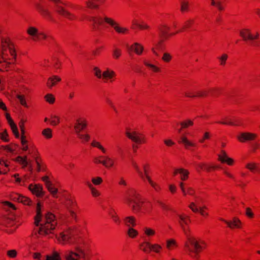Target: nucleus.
I'll use <instances>...</instances> for the list:
<instances>
[{
	"label": "nucleus",
	"instance_id": "58",
	"mask_svg": "<svg viewBox=\"0 0 260 260\" xmlns=\"http://www.w3.org/2000/svg\"><path fill=\"white\" fill-rule=\"evenodd\" d=\"M9 124L14 135L16 136V138H18L19 136V134L17 129V127L15 123L14 122H13Z\"/></svg>",
	"mask_w": 260,
	"mask_h": 260
},
{
	"label": "nucleus",
	"instance_id": "47",
	"mask_svg": "<svg viewBox=\"0 0 260 260\" xmlns=\"http://www.w3.org/2000/svg\"><path fill=\"white\" fill-rule=\"evenodd\" d=\"M2 148L4 150H6L7 152H13L15 151L17 148V145L15 144L12 143L8 145L3 146Z\"/></svg>",
	"mask_w": 260,
	"mask_h": 260
},
{
	"label": "nucleus",
	"instance_id": "13",
	"mask_svg": "<svg viewBox=\"0 0 260 260\" xmlns=\"http://www.w3.org/2000/svg\"><path fill=\"white\" fill-rule=\"evenodd\" d=\"M144 179L146 178L151 186L156 191H160L161 187L158 184L153 181L148 175L149 167L148 165L145 164L143 166Z\"/></svg>",
	"mask_w": 260,
	"mask_h": 260
},
{
	"label": "nucleus",
	"instance_id": "44",
	"mask_svg": "<svg viewBox=\"0 0 260 260\" xmlns=\"http://www.w3.org/2000/svg\"><path fill=\"white\" fill-rule=\"evenodd\" d=\"M189 3L187 0H182L180 2V11L182 13L187 12L189 11Z\"/></svg>",
	"mask_w": 260,
	"mask_h": 260
},
{
	"label": "nucleus",
	"instance_id": "43",
	"mask_svg": "<svg viewBox=\"0 0 260 260\" xmlns=\"http://www.w3.org/2000/svg\"><path fill=\"white\" fill-rule=\"evenodd\" d=\"M46 257V260H61L60 253L56 251H53L51 254L47 255Z\"/></svg>",
	"mask_w": 260,
	"mask_h": 260
},
{
	"label": "nucleus",
	"instance_id": "25",
	"mask_svg": "<svg viewBox=\"0 0 260 260\" xmlns=\"http://www.w3.org/2000/svg\"><path fill=\"white\" fill-rule=\"evenodd\" d=\"M89 22L92 23V25L93 28H96V26H100L103 24V16H92L88 18Z\"/></svg>",
	"mask_w": 260,
	"mask_h": 260
},
{
	"label": "nucleus",
	"instance_id": "38",
	"mask_svg": "<svg viewBox=\"0 0 260 260\" xmlns=\"http://www.w3.org/2000/svg\"><path fill=\"white\" fill-rule=\"evenodd\" d=\"M176 241L174 239H169L166 240V248L169 250H172L177 247Z\"/></svg>",
	"mask_w": 260,
	"mask_h": 260
},
{
	"label": "nucleus",
	"instance_id": "29",
	"mask_svg": "<svg viewBox=\"0 0 260 260\" xmlns=\"http://www.w3.org/2000/svg\"><path fill=\"white\" fill-rule=\"evenodd\" d=\"M245 168L252 173L260 172L258 164L254 161L247 162L245 165Z\"/></svg>",
	"mask_w": 260,
	"mask_h": 260
},
{
	"label": "nucleus",
	"instance_id": "3",
	"mask_svg": "<svg viewBox=\"0 0 260 260\" xmlns=\"http://www.w3.org/2000/svg\"><path fill=\"white\" fill-rule=\"evenodd\" d=\"M125 202L135 212H138L140 211L141 206L143 203L141 200L140 194L133 190L128 191Z\"/></svg>",
	"mask_w": 260,
	"mask_h": 260
},
{
	"label": "nucleus",
	"instance_id": "16",
	"mask_svg": "<svg viewBox=\"0 0 260 260\" xmlns=\"http://www.w3.org/2000/svg\"><path fill=\"white\" fill-rule=\"evenodd\" d=\"M218 160L222 164H226L228 166H231L234 165L235 160L229 156L226 151L224 150L220 151L219 153L217 154Z\"/></svg>",
	"mask_w": 260,
	"mask_h": 260
},
{
	"label": "nucleus",
	"instance_id": "57",
	"mask_svg": "<svg viewBox=\"0 0 260 260\" xmlns=\"http://www.w3.org/2000/svg\"><path fill=\"white\" fill-rule=\"evenodd\" d=\"M103 182V179L101 177H94L91 178V184L94 185H100Z\"/></svg>",
	"mask_w": 260,
	"mask_h": 260
},
{
	"label": "nucleus",
	"instance_id": "46",
	"mask_svg": "<svg viewBox=\"0 0 260 260\" xmlns=\"http://www.w3.org/2000/svg\"><path fill=\"white\" fill-rule=\"evenodd\" d=\"M210 1L211 2V6L216 7L219 11L224 10V7L220 1L216 0H210Z\"/></svg>",
	"mask_w": 260,
	"mask_h": 260
},
{
	"label": "nucleus",
	"instance_id": "8",
	"mask_svg": "<svg viewBox=\"0 0 260 260\" xmlns=\"http://www.w3.org/2000/svg\"><path fill=\"white\" fill-rule=\"evenodd\" d=\"M26 33L35 41L46 40L48 38L44 32L39 31L38 28L34 26H29Z\"/></svg>",
	"mask_w": 260,
	"mask_h": 260
},
{
	"label": "nucleus",
	"instance_id": "36",
	"mask_svg": "<svg viewBox=\"0 0 260 260\" xmlns=\"http://www.w3.org/2000/svg\"><path fill=\"white\" fill-rule=\"evenodd\" d=\"M125 224L129 228H132L136 225V219L135 217L130 216H127L124 219Z\"/></svg>",
	"mask_w": 260,
	"mask_h": 260
},
{
	"label": "nucleus",
	"instance_id": "61",
	"mask_svg": "<svg viewBox=\"0 0 260 260\" xmlns=\"http://www.w3.org/2000/svg\"><path fill=\"white\" fill-rule=\"evenodd\" d=\"M50 123L53 125H57L60 123L59 117L56 115L51 116Z\"/></svg>",
	"mask_w": 260,
	"mask_h": 260
},
{
	"label": "nucleus",
	"instance_id": "20",
	"mask_svg": "<svg viewBox=\"0 0 260 260\" xmlns=\"http://www.w3.org/2000/svg\"><path fill=\"white\" fill-rule=\"evenodd\" d=\"M56 11L58 14L62 15L63 16L66 17L67 18L73 20L76 19V16L73 14L70 13L67 10H66L63 7L60 6H57L56 7Z\"/></svg>",
	"mask_w": 260,
	"mask_h": 260
},
{
	"label": "nucleus",
	"instance_id": "19",
	"mask_svg": "<svg viewBox=\"0 0 260 260\" xmlns=\"http://www.w3.org/2000/svg\"><path fill=\"white\" fill-rule=\"evenodd\" d=\"M116 76V73L113 70L107 68L103 72L102 79L106 81L112 82L114 80Z\"/></svg>",
	"mask_w": 260,
	"mask_h": 260
},
{
	"label": "nucleus",
	"instance_id": "35",
	"mask_svg": "<svg viewBox=\"0 0 260 260\" xmlns=\"http://www.w3.org/2000/svg\"><path fill=\"white\" fill-rule=\"evenodd\" d=\"M144 235L149 238L153 237L156 235V231L152 228L145 226L143 229Z\"/></svg>",
	"mask_w": 260,
	"mask_h": 260
},
{
	"label": "nucleus",
	"instance_id": "39",
	"mask_svg": "<svg viewBox=\"0 0 260 260\" xmlns=\"http://www.w3.org/2000/svg\"><path fill=\"white\" fill-rule=\"evenodd\" d=\"M48 191L50 193L54 198L57 197V193H58V189L55 186L54 184L52 182L46 186Z\"/></svg>",
	"mask_w": 260,
	"mask_h": 260
},
{
	"label": "nucleus",
	"instance_id": "30",
	"mask_svg": "<svg viewBox=\"0 0 260 260\" xmlns=\"http://www.w3.org/2000/svg\"><path fill=\"white\" fill-rule=\"evenodd\" d=\"M130 49L138 55H141L144 51L143 46L139 43H134L131 46Z\"/></svg>",
	"mask_w": 260,
	"mask_h": 260
},
{
	"label": "nucleus",
	"instance_id": "15",
	"mask_svg": "<svg viewBox=\"0 0 260 260\" xmlns=\"http://www.w3.org/2000/svg\"><path fill=\"white\" fill-rule=\"evenodd\" d=\"M57 224L56 220L51 222V223L46 224H40V227L39 230V233L40 235H46L52 233V232L55 229Z\"/></svg>",
	"mask_w": 260,
	"mask_h": 260
},
{
	"label": "nucleus",
	"instance_id": "26",
	"mask_svg": "<svg viewBox=\"0 0 260 260\" xmlns=\"http://www.w3.org/2000/svg\"><path fill=\"white\" fill-rule=\"evenodd\" d=\"M170 29V27L166 24L161 25L159 27V30L160 31V35L162 38L165 39H167L170 37L175 35V34H168V32L169 31Z\"/></svg>",
	"mask_w": 260,
	"mask_h": 260
},
{
	"label": "nucleus",
	"instance_id": "11",
	"mask_svg": "<svg viewBox=\"0 0 260 260\" xmlns=\"http://www.w3.org/2000/svg\"><path fill=\"white\" fill-rule=\"evenodd\" d=\"M188 208L193 213H199L203 217H207L209 216V213L207 211L208 208L205 205L199 206L197 202H192L189 204Z\"/></svg>",
	"mask_w": 260,
	"mask_h": 260
},
{
	"label": "nucleus",
	"instance_id": "14",
	"mask_svg": "<svg viewBox=\"0 0 260 260\" xmlns=\"http://www.w3.org/2000/svg\"><path fill=\"white\" fill-rule=\"evenodd\" d=\"M177 216L179 218L178 222L180 226L184 233L187 234L188 231L187 226L190 222V217L184 213L178 214Z\"/></svg>",
	"mask_w": 260,
	"mask_h": 260
},
{
	"label": "nucleus",
	"instance_id": "64",
	"mask_svg": "<svg viewBox=\"0 0 260 260\" xmlns=\"http://www.w3.org/2000/svg\"><path fill=\"white\" fill-rule=\"evenodd\" d=\"M121 55V50L118 48H115L113 51V56L115 59H118Z\"/></svg>",
	"mask_w": 260,
	"mask_h": 260
},
{
	"label": "nucleus",
	"instance_id": "51",
	"mask_svg": "<svg viewBox=\"0 0 260 260\" xmlns=\"http://www.w3.org/2000/svg\"><path fill=\"white\" fill-rule=\"evenodd\" d=\"M44 99L45 101L50 104H53L55 101V98L52 93H47L45 95Z\"/></svg>",
	"mask_w": 260,
	"mask_h": 260
},
{
	"label": "nucleus",
	"instance_id": "54",
	"mask_svg": "<svg viewBox=\"0 0 260 260\" xmlns=\"http://www.w3.org/2000/svg\"><path fill=\"white\" fill-rule=\"evenodd\" d=\"M172 55L169 52L164 53L161 59L163 61L166 63L170 62L172 59Z\"/></svg>",
	"mask_w": 260,
	"mask_h": 260
},
{
	"label": "nucleus",
	"instance_id": "31",
	"mask_svg": "<svg viewBox=\"0 0 260 260\" xmlns=\"http://www.w3.org/2000/svg\"><path fill=\"white\" fill-rule=\"evenodd\" d=\"M87 186L88 187L90 191L91 196L94 198H98L101 196V192L96 189L91 182L87 181L86 183Z\"/></svg>",
	"mask_w": 260,
	"mask_h": 260
},
{
	"label": "nucleus",
	"instance_id": "37",
	"mask_svg": "<svg viewBox=\"0 0 260 260\" xmlns=\"http://www.w3.org/2000/svg\"><path fill=\"white\" fill-rule=\"evenodd\" d=\"M91 145L93 147L99 149L104 154H106L107 152V149L101 144V142L96 140H93L91 143Z\"/></svg>",
	"mask_w": 260,
	"mask_h": 260
},
{
	"label": "nucleus",
	"instance_id": "42",
	"mask_svg": "<svg viewBox=\"0 0 260 260\" xmlns=\"http://www.w3.org/2000/svg\"><path fill=\"white\" fill-rule=\"evenodd\" d=\"M144 63L146 67L150 69L154 73H159L161 71L158 67L151 63L150 61H144Z\"/></svg>",
	"mask_w": 260,
	"mask_h": 260
},
{
	"label": "nucleus",
	"instance_id": "59",
	"mask_svg": "<svg viewBox=\"0 0 260 260\" xmlns=\"http://www.w3.org/2000/svg\"><path fill=\"white\" fill-rule=\"evenodd\" d=\"M110 215L111 216V218L113 221L117 224H119L120 223V219L117 214L114 212H111L110 213Z\"/></svg>",
	"mask_w": 260,
	"mask_h": 260
},
{
	"label": "nucleus",
	"instance_id": "50",
	"mask_svg": "<svg viewBox=\"0 0 260 260\" xmlns=\"http://www.w3.org/2000/svg\"><path fill=\"white\" fill-rule=\"evenodd\" d=\"M42 135L47 139H50L52 137V131L50 128H46L42 132Z\"/></svg>",
	"mask_w": 260,
	"mask_h": 260
},
{
	"label": "nucleus",
	"instance_id": "40",
	"mask_svg": "<svg viewBox=\"0 0 260 260\" xmlns=\"http://www.w3.org/2000/svg\"><path fill=\"white\" fill-rule=\"evenodd\" d=\"M77 138L81 141L82 143H87L90 139V136L87 133H82L81 132L76 134Z\"/></svg>",
	"mask_w": 260,
	"mask_h": 260
},
{
	"label": "nucleus",
	"instance_id": "22",
	"mask_svg": "<svg viewBox=\"0 0 260 260\" xmlns=\"http://www.w3.org/2000/svg\"><path fill=\"white\" fill-rule=\"evenodd\" d=\"M61 80V79L60 77L56 75H52L48 78L46 86L48 88L51 89L60 82Z\"/></svg>",
	"mask_w": 260,
	"mask_h": 260
},
{
	"label": "nucleus",
	"instance_id": "12",
	"mask_svg": "<svg viewBox=\"0 0 260 260\" xmlns=\"http://www.w3.org/2000/svg\"><path fill=\"white\" fill-rule=\"evenodd\" d=\"M87 126L86 119L82 117L77 118L74 124L73 128L76 134L81 132L85 129Z\"/></svg>",
	"mask_w": 260,
	"mask_h": 260
},
{
	"label": "nucleus",
	"instance_id": "6",
	"mask_svg": "<svg viewBox=\"0 0 260 260\" xmlns=\"http://www.w3.org/2000/svg\"><path fill=\"white\" fill-rule=\"evenodd\" d=\"M85 250L79 247L67 250L64 254V260H82L85 259Z\"/></svg>",
	"mask_w": 260,
	"mask_h": 260
},
{
	"label": "nucleus",
	"instance_id": "34",
	"mask_svg": "<svg viewBox=\"0 0 260 260\" xmlns=\"http://www.w3.org/2000/svg\"><path fill=\"white\" fill-rule=\"evenodd\" d=\"M15 160L22 165V168H24L29 165V159L26 155L17 156Z\"/></svg>",
	"mask_w": 260,
	"mask_h": 260
},
{
	"label": "nucleus",
	"instance_id": "23",
	"mask_svg": "<svg viewBox=\"0 0 260 260\" xmlns=\"http://www.w3.org/2000/svg\"><path fill=\"white\" fill-rule=\"evenodd\" d=\"M178 174H180L182 181H185L188 178L189 172L184 168H176L173 171V176H175Z\"/></svg>",
	"mask_w": 260,
	"mask_h": 260
},
{
	"label": "nucleus",
	"instance_id": "63",
	"mask_svg": "<svg viewBox=\"0 0 260 260\" xmlns=\"http://www.w3.org/2000/svg\"><path fill=\"white\" fill-rule=\"evenodd\" d=\"M0 138L5 142H8L9 141L8 135L6 129L0 133Z\"/></svg>",
	"mask_w": 260,
	"mask_h": 260
},
{
	"label": "nucleus",
	"instance_id": "33",
	"mask_svg": "<svg viewBox=\"0 0 260 260\" xmlns=\"http://www.w3.org/2000/svg\"><path fill=\"white\" fill-rule=\"evenodd\" d=\"M180 128L178 129V132L180 133L183 129H186L193 125V120L190 119H185L180 122Z\"/></svg>",
	"mask_w": 260,
	"mask_h": 260
},
{
	"label": "nucleus",
	"instance_id": "49",
	"mask_svg": "<svg viewBox=\"0 0 260 260\" xmlns=\"http://www.w3.org/2000/svg\"><path fill=\"white\" fill-rule=\"evenodd\" d=\"M185 95L189 98H194L196 96L202 97L206 95V92L205 91H198L196 94H191L189 92H186L185 93Z\"/></svg>",
	"mask_w": 260,
	"mask_h": 260
},
{
	"label": "nucleus",
	"instance_id": "41",
	"mask_svg": "<svg viewBox=\"0 0 260 260\" xmlns=\"http://www.w3.org/2000/svg\"><path fill=\"white\" fill-rule=\"evenodd\" d=\"M71 239V236L68 232H63L60 234V237L58 238L59 241L63 244H65L69 242Z\"/></svg>",
	"mask_w": 260,
	"mask_h": 260
},
{
	"label": "nucleus",
	"instance_id": "27",
	"mask_svg": "<svg viewBox=\"0 0 260 260\" xmlns=\"http://www.w3.org/2000/svg\"><path fill=\"white\" fill-rule=\"evenodd\" d=\"M180 143H182L186 149H189L190 147L196 146L195 143L189 140L186 136L182 135L180 137Z\"/></svg>",
	"mask_w": 260,
	"mask_h": 260
},
{
	"label": "nucleus",
	"instance_id": "55",
	"mask_svg": "<svg viewBox=\"0 0 260 260\" xmlns=\"http://www.w3.org/2000/svg\"><path fill=\"white\" fill-rule=\"evenodd\" d=\"M127 235L130 238H135L138 236V232L132 227L129 228L127 231Z\"/></svg>",
	"mask_w": 260,
	"mask_h": 260
},
{
	"label": "nucleus",
	"instance_id": "32",
	"mask_svg": "<svg viewBox=\"0 0 260 260\" xmlns=\"http://www.w3.org/2000/svg\"><path fill=\"white\" fill-rule=\"evenodd\" d=\"M104 0H87L86 6L87 8L91 10H97L99 8V5L97 2H103Z\"/></svg>",
	"mask_w": 260,
	"mask_h": 260
},
{
	"label": "nucleus",
	"instance_id": "5",
	"mask_svg": "<svg viewBox=\"0 0 260 260\" xmlns=\"http://www.w3.org/2000/svg\"><path fill=\"white\" fill-rule=\"evenodd\" d=\"M105 23L111 26L116 33L121 35H127L129 33V29L127 27L121 26L113 18L106 15H103V24Z\"/></svg>",
	"mask_w": 260,
	"mask_h": 260
},
{
	"label": "nucleus",
	"instance_id": "18",
	"mask_svg": "<svg viewBox=\"0 0 260 260\" xmlns=\"http://www.w3.org/2000/svg\"><path fill=\"white\" fill-rule=\"evenodd\" d=\"M101 158H103L102 165L106 168H112L115 165V159L109 155L101 156Z\"/></svg>",
	"mask_w": 260,
	"mask_h": 260
},
{
	"label": "nucleus",
	"instance_id": "52",
	"mask_svg": "<svg viewBox=\"0 0 260 260\" xmlns=\"http://www.w3.org/2000/svg\"><path fill=\"white\" fill-rule=\"evenodd\" d=\"M132 165H133V167L134 168L135 170L138 173V174L139 175L141 179H144V174H143V173L142 171L140 169V168L139 167L138 165L136 162H133V164H132Z\"/></svg>",
	"mask_w": 260,
	"mask_h": 260
},
{
	"label": "nucleus",
	"instance_id": "1",
	"mask_svg": "<svg viewBox=\"0 0 260 260\" xmlns=\"http://www.w3.org/2000/svg\"><path fill=\"white\" fill-rule=\"evenodd\" d=\"M17 53L13 42L9 39H3L2 41L1 59L2 67L8 69L15 63Z\"/></svg>",
	"mask_w": 260,
	"mask_h": 260
},
{
	"label": "nucleus",
	"instance_id": "2",
	"mask_svg": "<svg viewBox=\"0 0 260 260\" xmlns=\"http://www.w3.org/2000/svg\"><path fill=\"white\" fill-rule=\"evenodd\" d=\"M205 242L199 240L194 237L188 236L185 243V248L186 251L198 253L206 247Z\"/></svg>",
	"mask_w": 260,
	"mask_h": 260
},
{
	"label": "nucleus",
	"instance_id": "10",
	"mask_svg": "<svg viewBox=\"0 0 260 260\" xmlns=\"http://www.w3.org/2000/svg\"><path fill=\"white\" fill-rule=\"evenodd\" d=\"M257 137L256 134L249 132H240L236 136L237 140L241 143L254 141Z\"/></svg>",
	"mask_w": 260,
	"mask_h": 260
},
{
	"label": "nucleus",
	"instance_id": "21",
	"mask_svg": "<svg viewBox=\"0 0 260 260\" xmlns=\"http://www.w3.org/2000/svg\"><path fill=\"white\" fill-rule=\"evenodd\" d=\"M225 223L231 229H241L242 226V222L237 217H234L233 218L232 220L230 221H225Z\"/></svg>",
	"mask_w": 260,
	"mask_h": 260
},
{
	"label": "nucleus",
	"instance_id": "24",
	"mask_svg": "<svg viewBox=\"0 0 260 260\" xmlns=\"http://www.w3.org/2000/svg\"><path fill=\"white\" fill-rule=\"evenodd\" d=\"M144 245L147 246L149 249L150 251H153L156 253H160L162 249V246L158 243L151 244L149 242H145L141 244V246H143Z\"/></svg>",
	"mask_w": 260,
	"mask_h": 260
},
{
	"label": "nucleus",
	"instance_id": "62",
	"mask_svg": "<svg viewBox=\"0 0 260 260\" xmlns=\"http://www.w3.org/2000/svg\"><path fill=\"white\" fill-rule=\"evenodd\" d=\"M93 72L94 75L99 79H102L103 76V72L98 67H94L93 68Z\"/></svg>",
	"mask_w": 260,
	"mask_h": 260
},
{
	"label": "nucleus",
	"instance_id": "60",
	"mask_svg": "<svg viewBox=\"0 0 260 260\" xmlns=\"http://www.w3.org/2000/svg\"><path fill=\"white\" fill-rule=\"evenodd\" d=\"M211 137V134L209 132H206L204 133L202 139L200 140L199 142L201 143H204L205 141L210 140Z\"/></svg>",
	"mask_w": 260,
	"mask_h": 260
},
{
	"label": "nucleus",
	"instance_id": "56",
	"mask_svg": "<svg viewBox=\"0 0 260 260\" xmlns=\"http://www.w3.org/2000/svg\"><path fill=\"white\" fill-rule=\"evenodd\" d=\"M21 143L22 145V150L23 151H26L28 149V146L27 144V141L26 139V136H23V137H21Z\"/></svg>",
	"mask_w": 260,
	"mask_h": 260
},
{
	"label": "nucleus",
	"instance_id": "48",
	"mask_svg": "<svg viewBox=\"0 0 260 260\" xmlns=\"http://www.w3.org/2000/svg\"><path fill=\"white\" fill-rule=\"evenodd\" d=\"M218 59L219 60V64L223 67L226 64V61L228 59V55L226 53H223L218 57Z\"/></svg>",
	"mask_w": 260,
	"mask_h": 260
},
{
	"label": "nucleus",
	"instance_id": "7",
	"mask_svg": "<svg viewBox=\"0 0 260 260\" xmlns=\"http://www.w3.org/2000/svg\"><path fill=\"white\" fill-rule=\"evenodd\" d=\"M41 205L40 203L37 204V215L35 217V223L36 225L38 226L39 225V222L41 221ZM56 220L55 217V216L51 213H47L44 218L41 220L42 223L40 224H46L51 223V222H53V221Z\"/></svg>",
	"mask_w": 260,
	"mask_h": 260
},
{
	"label": "nucleus",
	"instance_id": "28",
	"mask_svg": "<svg viewBox=\"0 0 260 260\" xmlns=\"http://www.w3.org/2000/svg\"><path fill=\"white\" fill-rule=\"evenodd\" d=\"M196 167L198 171L205 170L210 172L216 168V167L214 166H210L204 162H200L197 164Z\"/></svg>",
	"mask_w": 260,
	"mask_h": 260
},
{
	"label": "nucleus",
	"instance_id": "4",
	"mask_svg": "<svg viewBox=\"0 0 260 260\" xmlns=\"http://www.w3.org/2000/svg\"><path fill=\"white\" fill-rule=\"evenodd\" d=\"M124 134L127 139L136 144L141 145L147 142V139L145 135L134 128H126Z\"/></svg>",
	"mask_w": 260,
	"mask_h": 260
},
{
	"label": "nucleus",
	"instance_id": "53",
	"mask_svg": "<svg viewBox=\"0 0 260 260\" xmlns=\"http://www.w3.org/2000/svg\"><path fill=\"white\" fill-rule=\"evenodd\" d=\"M17 98L19 100L20 104L24 107L28 108L25 97L23 94H17Z\"/></svg>",
	"mask_w": 260,
	"mask_h": 260
},
{
	"label": "nucleus",
	"instance_id": "45",
	"mask_svg": "<svg viewBox=\"0 0 260 260\" xmlns=\"http://www.w3.org/2000/svg\"><path fill=\"white\" fill-rule=\"evenodd\" d=\"M17 196V200L19 202L26 205H30L31 204V202L27 197L20 194H18Z\"/></svg>",
	"mask_w": 260,
	"mask_h": 260
},
{
	"label": "nucleus",
	"instance_id": "9",
	"mask_svg": "<svg viewBox=\"0 0 260 260\" xmlns=\"http://www.w3.org/2000/svg\"><path fill=\"white\" fill-rule=\"evenodd\" d=\"M239 35L245 41H254L258 40L259 38L258 31H255L252 33L251 29L247 27L241 28L239 31Z\"/></svg>",
	"mask_w": 260,
	"mask_h": 260
},
{
	"label": "nucleus",
	"instance_id": "17",
	"mask_svg": "<svg viewBox=\"0 0 260 260\" xmlns=\"http://www.w3.org/2000/svg\"><path fill=\"white\" fill-rule=\"evenodd\" d=\"M29 190L37 197H42L45 194L42 185L40 184H30L28 186Z\"/></svg>",
	"mask_w": 260,
	"mask_h": 260
}]
</instances>
